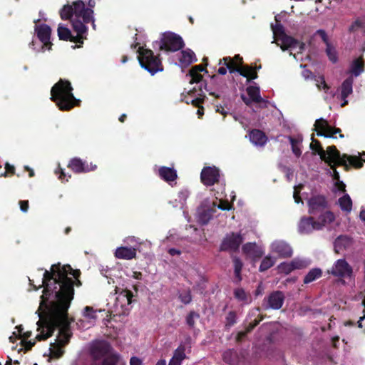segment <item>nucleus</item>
Wrapping results in <instances>:
<instances>
[{"label": "nucleus", "mask_w": 365, "mask_h": 365, "mask_svg": "<svg viewBox=\"0 0 365 365\" xmlns=\"http://www.w3.org/2000/svg\"><path fill=\"white\" fill-rule=\"evenodd\" d=\"M242 251H257V245L255 243L247 242L242 245Z\"/></svg>", "instance_id": "e2e57ef3"}, {"label": "nucleus", "mask_w": 365, "mask_h": 365, "mask_svg": "<svg viewBox=\"0 0 365 365\" xmlns=\"http://www.w3.org/2000/svg\"><path fill=\"white\" fill-rule=\"evenodd\" d=\"M312 143H310V149L314 153H317L322 160L324 161L327 165H330L333 162V157L337 158L339 156V151L335 145H330L327 148L325 151L322 146L321 143L316 140L314 135H312Z\"/></svg>", "instance_id": "6e6552de"}, {"label": "nucleus", "mask_w": 365, "mask_h": 365, "mask_svg": "<svg viewBox=\"0 0 365 365\" xmlns=\"http://www.w3.org/2000/svg\"><path fill=\"white\" fill-rule=\"evenodd\" d=\"M185 46L182 38L173 32L168 31L162 34L160 49L166 51L175 52Z\"/></svg>", "instance_id": "0eeeda50"}, {"label": "nucleus", "mask_w": 365, "mask_h": 365, "mask_svg": "<svg viewBox=\"0 0 365 365\" xmlns=\"http://www.w3.org/2000/svg\"><path fill=\"white\" fill-rule=\"evenodd\" d=\"M96 0H89L88 8L82 0H77L73 2L71 5L66 4L59 11L61 19H71L73 16L77 18H82L85 23L92 22L93 27L95 29L93 19V10L96 6Z\"/></svg>", "instance_id": "20e7f679"}, {"label": "nucleus", "mask_w": 365, "mask_h": 365, "mask_svg": "<svg viewBox=\"0 0 365 365\" xmlns=\"http://www.w3.org/2000/svg\"><path fill=\"white\" fill-rule=\"evenodd\" d=\"M364 68L365 63L363 58L361 56L352 61L349 73L351 74V76L357 77L364 71Z\"/></svg>", "instance_id": "c85d7f7f"}, {"label": "nucleus", "mask_w": 365, "mask_h": 365, "mask_svg": "<svg viewBox=\"0 0 365 365\" xmlns=\"http://www.w3.org/2000/svg\"><path fill=\"white\" fill-rule=\"evenodd\" d=\"M320 215L319 217L318 220L317 222H319L322 223V229L328 223H331L335 220V216L334 213L331 211H324L322 213H319Z\"/></svg>", "instance_id": "ea45409f"}, {"label": "nucleus", "mask_w": 365, "mask_h": 365, "mask_svg": "<svg viewBox=\"0 0 365 365\" xmlns=\"http://www.w3.org/2000/svg\"><path fill=\"white\" fill-rule=\"evenodd\" d=\"M322 275V271L320 268H313L307 273L304 277V283L308 284L319 279Z\"/></svg>", "instance_id": "c9c22d12"}, {"label": "nucleus", "mask_w": 365, "mask_h": 365, "mask_svg": "<svg viewBox=\"0 0 365 365\" xmlns=\"http://www.w3.org/2000/svg\"><path fill=\"white\" fill-rule=\"evenodd\" d=\"M341 210L350 212L352 209V200L348 194H345L338 200Z\"/></svg>", "instance_id": "e433bc0d"}, {"label": "nucleus", "mask_w": 365, "mask_h": 365, "mask_svg": "<svg viewBox=\"0 0 365 365\" xmlns=\"http://www.w3.org/2000/svg\"><path fill=\"white\" fill-rule=\"evenodd\" d=\"M272 28L274 34L277 36L278 38L282 36L284 34H286L282 24H276L275 26H272Z\"/></svg>", "instance_id": "4d7b16f0"}, {"label": "nucleus", "mask_w": 365, "mask_h": 365, "mask_svg": "<svg viewBox=\"0 0 365 365\" xmlns=\"http://www.w3.org/2000/svg\"><path fill=\"white\" fill-rule=\"evenodd\" d=\"M291 263L295 269H301L306 267L305 262L301 259H295L292 260Z\"/></svg>", "instance_id": "052dcab7"}, {"label": "nucleus", "mask_w": 365, "mask_h": 365, "mask_svg": "<svg viewBox=\"0 0 365 365\" xmlns=\"http://www.w3.org/2000/svg\"><path fill=\"white\" fill-rule=\"evenodd\" d=\"M158 174L161 179L165 182H173L178 178L176 170L173 168L162 166L158 170Z\"/></svg>", "instance_id": "bb28decb"}, {"label": "nucleus", "mask_w": 365, "mask_h": 365, "mask_svg": "<svg viewBox=\"0 0 365 365\" xmlns=\"http://www.w3.org/2000/svg\"><path fill=\"white\" fill-rule=\"evenodd\" d=\"M361 305H363L364 307V311H362V313H364V315L359 317V319L357 322V326L360 329L362 328L361 322L365 320V297H364V299H363L361 301Z\"/></svg>", "instance_id": "774afa93"}, {"label": "nucleus", "mask_w": 365, "mask_h": 365, "mask_svg": "<svg viewBox=\"0 0 365 365\" xmlns=\"http://www.w3.org/2000/svg\"><path fill=\"white\" fill-rule=\"evenodd\" d=\"M314 130L318 136L324 138H333L335 134H339V138H343L344 135L341 134V130L339 128L331 126L328 121L322 118L317 119L314 123Z\"/></svg>", "instance_id": "1a4fd4ad"}, {"label": "nucleus", "mask_w": 365, "mask_h": 365, "mask_svg": "<svg viewBox=\"0 0 365 365\" xmlns=\"http://www.w3.org/2000/svg\"><path fill=\"white\" fill-rule=\"evenodd\" d=\"M271 251H292L289 245L284 241H275L272 244Z\"/></svg>", "instance_id": "37998d69"}, {"label": "nucleus", "mask_w": 365, "mask_h": 365, "mask_svg": "<svg viewBox=\"0 0 365 365\" xmlns=\"http://www.w3.org/2000/svg\"><path fill=\"white\" fill-rule=\"evenodd\" d=\"M222 61L230 73L237 72L243 77L247 78L248 81L257 78L258 75L257 70L261 68L260 65L255 68L248 65L237 66V63L230 57H224L222 59L220 60L219 64H221Z\"/></svg>", "instance_id": "423d86ee"}, {"label": "nucleus", "mask_w": 365, "mask_h": 365, "mask_svg": "<svg viewBox=\"0 0 365 365\" xmlns=\"http://www.w3.org/2000/svg\"><path fill=\"white\" fill-rule=\"evenodd\" d=\"M199 317V314L194 311H190L189 314H187L186 317V323L190 329L194 328L195 324V319H197Z\"/></svg>", "instance_id": "49530a36"}, {"label": "nucleus", "mask_w": 365, "mask_h": 365, "mask_svg": "<svg viewBox=\"0 0 365 365\" xmlns=\"http://www.w3.org/2000/svg\"><path fill=\"white\" fill-rule=\"evenodd\" d=\"M220 170L215 166L205 167L200 174L202 182L206 186H212L219 182Z\"/></svg>", "instance_id": "4468645a"}, {"label": "nucleus", "mask_w": 365, "mask_h": 365, "mask_svg": "<svg viewBox=\"0 0 365 365\" xmlns=\"http://www.w3.org/2000/svg\"><path fill=\"white\" fill-rule=\"evenodd\" d=\"M237 319V317L236 316V313L234 311H230L228 314H227L225 317V327L227 329H229L231 327H232Z\"/></svg>", "instance_id": "a18cd8bd"}, {"label": "nucleus", "mask_w": 365, "mask_h": 365, "mask_svg": "<svg viewBox=\"0 0 365 365\" xmlns=\"http://www.w3.org/2000/svg\"><path fill=\"white\" fill-rule=\"evenodd\" d=\"M133 294L132 291L129 289H123L120 294H118L117 299L125 301L127 304L130 305L133 302Z\"/></svg>", "instance_id": "c03bdc74"}, {"label": "nucleus", "mask_w": 365, "mask_h": 365, "mask_svg": "<svg viewBox=\"0 0 365 365\" xmlns=\"http://www.w3.org/2000/svg\"><path fill=\"white\" fill-rule=\"evenodd\" d=\"M302 185H299L297 187H294L293 197L294 199V202L297 204L302 202V198L300 197V190L302 189Z\"/></svg>", "instance_id": "864d4df0"}, {"label": "nucleus", "mask_w": 365, "mask_h": 365, "mask_svg": "<svg viewBox=\"0 0 365 365\" xmlns=\"http://www.w3.org/2000/svg\"><path fill=\"white\" fill-rule=\"evenodd\" d=\"M185 350V345L180 344L175 350L174 355L170 359L168 365H181L182 361L186 358Z\"/></svg>", "instance_id": "a878e982"}, {"label": "nucleus", "mask_w": 365, "mask_h": 365, "mask_svg": "<svg viewBox=\"0 0 365 365\" xmlns=\"http://www.w3.org/2000/svg\"><path fill=\"white\" fill-rule=\"evenodd\" d=\"M284 299L285 296L283 292L279 290L272 292L267 297V308L279 309L283 306Z\"/></svg>", "instance_id": "6ab92c4d"}, {"label": "nucleus", "mask_w": 365, "mask_h": 365, "mask_svg": "<svg viewBox=\"0 0 365 365\" xmlns=\"http://www.w3.org/2000/svg\"><path fill=\"white\" fill-rule=\"evenodd\" d=\"M223 361L230 365H240L242 356L234 349H227L222 354Z\"/></svg>", "instance_id": "4be33fe9"}, {"label": "nucleus", "mask_w": 365, "mask_h": 365, "mask_svg": "<svg viewBox=\"0 0 365 365\" xmlns=\"http://www.w3.org/2000/svg\"><path fill=\"white\" fill-rule=\"evenodd\" d=\"M136 252H114L117 259L130 260L135 257Z\"/></svg>", "instance_id": "09e8293b"}, {"label": "nucleus", "mask_w": 365, "mask_h": 365, "mask_svg": "<svg viewBox=\"0 0 365 365\" xmlns=\"http://www.w3.org/2000/svg\"><path fill=\"white\" fill-rule=\"evenodd\" d=\"M330 273L335 277H350L352 269L346 260L339 259L332 267Z\"/></svg>", "instance_id": "a211bd4d"}, {"label": "nucleus", "mask_w": 365, "mask_h": 365, "mask_svg": "<svg viewBox=\"0 0 365 365\" xmlns=\"http://www.w3.org/2000/svg\"><path fill=\"white\" fill-rule=\"evenodd\" d=\"M118 354H110L105 357L102 361V365H117L118 362Z\"/></svg>", "instance_id": "de8ad7c7"}, {"label": "nucleus", "mask_w": 365, "mask_h": 365, "mask_svg": "<svg viewBox=\"0 0 365 365\" xmlns=\"http://www.w3.org/2000/svg\"><path fill=\"white\" fill-rule=\"evenodd\" d=\"M249 137L253 144L260 147L264 146L268 140L266 134L259 129L252 130L249 133Z\"/></svg>", "instance_id": "5701e85b"}, {"label": "nucleus", "mask_w": 365, "mask_h": 365, "mask_svg": "<svg viewBox=\"0 0 365 365\" xmlns=\"http://www.w3.org/2000/svg\"><path fill=\"white\" fill-rule=\"evenodd\" d=\"M81 18H77L75 16L74 19H69L72 23V27L74 31L77 33V35L75 36L76 39L79 40L80 41H77V43L80 44H83V34L86 33L88 28L85 25L86 23L82 19L80 20Z\"/></svg>", "instance_id": "412c9836"}, {"label": "nucleus", "mask_w": 365, "mask_h": 365, "mask_svg": "<svg viewBox=\"0 0 365 365\" xmlns=\"http://www.w3.org/2000/svg\"><path fill=\"white\" fill-rule=\"evenodd\" d=\"M233 296L235 299L245 304H249L252 301L250 294L241 287L233 290Z\"/></svg>", "instance_id": "2f4dec72"}, {"label": "nucleus", "mask_w": 365, "mask_h": 365, "mask_svg": "<svg viewBox=\"0 0 365 365\" xmlns=\"http://www.w3.org/2000/svg\"><path fill=\"white\" fill-rule=\"evenodd\" d=\"M80 275V270L73 269L70 264H53L50 271L45 270L41 285L35 288L37 290L43 287L40 308L50 302H58L60 299H67L71 293L73 299L75 295L73 287L81 285Z\"/></svg>", "instance_id": "f257e3e1"}, {"label": "nucleus", "mask_w": 365, "mask_h": 365, "mask_svg": "<svg viewBox=\"0 0 365 365\" xmlns=\"http://www.w3.org/2000/svg\"><path fill=\"white\" fill-rule=\"evenodd\" d=\"M341 158L345 159L346 162L348 160L349 165L356 169L361 168L364 165L363 160L359 156L348 155L346 154H343L342 155H341Z\"/></svg>", "instance_id": "58836bf2"}, {"label": "nucleus", "mask_w": 365, "mask_h": 365, "mask_svg": "<svg viewBox=\"0 0 365 365\" xmlns=\"http://www.w3.org/2000/svg\"><path fill=\"white\" fill-rule=\"evenodd\" d=\"M138 59L140 66L147 70L151 75L163 70L161 61L155 56L152 50L140 46L138 50Z\"/></svg>", "instance_id": "39448f33"}, {"label": "nucleus", "mask_w": 365, "mask_h": 365, "mask_svg": "<svg viewBox=\"0 0 365 365\" xmlns=\"http://www.w3.org/2000/svg\"><path fill=\"white\" fill-rule=\"evenodd\" d=\"M325 53L329 60L332 63H336L338 61V53L336 47L331 43L326 46Z\"/></svg>", "instance_id": "a19ab883"}, {"label": "nucleus", "mask_w": 365, "mask_h": 365, "mask_svg": "<svg viewBox=\"0 0 365 365\" xmlns=\"http://www.w3.org/2000/svg\"><path fill=\"white\" fill-rule=\"evenodd\" d=\"M207 63L204 66V65H196V66H194L191 68L192 69V72H194V71H196V72H198V73H201L202 71H205L206 73H207V71L206 70V66H207Z\"/></svg>", "instance_id": "338daca9"}, {"label": "nucleus", "mask_w": 365, "mask_h": 365, "mask_svg": "<svg viewBox=\"0 0 365 365\" xmlns=\"http://www.w3.org/2000/svg\"><path fill=\"white\" fill-rule=\"evenodd\" d=\"M205 96L202 98L198 97L190 100V103L196 108H200L204 102Z\"/></svg>", "instance_id": "69168bd1"}, {"label": "nucleus", "mask_w": 365, "mask_h": 365, "mask_svg": "<svg viewBox=\"0 0 365 365\" xmlns=\"http://www.w3.org/2000/svg\"><path fill=\"white\" fill-rule=\"evenodd\" d=\"M352 245V240L346 235H340L334 241V250L341 251L349 249Z\"/></svg>", "instance_id": "cd10ccee"}, {"label": "nucleus", "mask_w": 365, "mask_h": 365, "mask_svg": "<svg viewBox=\"0 0 365 365\" xmlns=\"http://www.w3.org/2000/svg\"><path fill=\"white\" fill-rule=\"evenodd\" d=\"M179 299H180V302L185 304H190L192 300L190 291L188 289L187 291H185L182 293H180L179 294Z\"/></svg>", "instance_id": "8fccbe9b"}, {"label": "nucleus", "mask_w": 365, "mask_h": 365, "mask_svg": "<svg viewBox=\"0 0 365 365\" xmlns=\"http://www.w3.org/2000/svg\"><path fill=\"white\" fill-rule=\"evenodd\" d=\"M308 212L316 215L323 212L328 207L327 197L323 195H312L307 201Z\"/></svg>", "instance_id": "9b49d317"}, {"label": "nucleus", "mask_w": 365, "mask_h": 365, "mask_svg": "<svg viewBox=\"0 0 365 365\" xmlns=\"http://www.w3.org/2000/svg\"><path fill=\"white\" fill-rule=\"evenodd\" d=\"M35 31L38 38L43 43L42 48H46L48 50H51L52 46V43L50 41L51 34V27L45 24L38 26L36 25L35 26Z\"/></svg>", "instance_id": "f3484780"}, {"label": "nucleus", "mask_w": 365, "mask_h": 365, "mask_svg": "<svg viewBox=\"0 0 365 365\" xmlns=\"http://www.w3.org/2000/svg\"><path fill=\"white\" fill-rule=\"evenodd\" d=\"M275 263L274 259L271 257L270 256H266L264 259H262L261 264L259 265V272H265L272 267Z\"/></svg>", "instance_id": "79ce46f5"}, {"label": "nucleus", "mask_w": 365, "mask_h": 365, "mask_svg": "<svg viewBox=\"0 0 365 365\" xmlns=\"http://www.w3.org/2000/svg\"><path fill=\"white\" fill-rule=\"evenodd\" d=\"M322 230V223L317 222L313 217H302L298 225V231L300 234H310L314 230Z\"/></svg>", "instance_id": "2eb2a0df"}, {"label": "nucleus", "mask_w": 365, "mask_h": 365, "mask_svg": "<svg viewBox=\"0 0 365 365\" xmlns=\"http://www.w3.org/2000/svg\"><path fill=\"white\" fill-rule=\"evenodd\" d=\"M262 320V317H260L259 319H254L253 322L249 323V324L247 326V327H245V331L250 333V331H252L254 329V328L255 327H257L260 323V322Z\"/></svg>", "instance_id": "13d9d810"}, {"label": "nucleus", "mask_w": 365, "mask_h": 365, "mask_svg": "<svg viewBox=\"0 0 365 365\" xmlns=\"http://www.w3.org/2000/svg\"><path fill=\"white\" fill-rule=\"evenodd\" d=\"M353 84H354L353 76H349L341 83V99L343 101V103L341 104V107H344L346 105H347L348 101H347L346 98L353 92Z\"/></svg>", "instance_id": "aec40b11"}, {"label": "nucleus", "mask_w": 365, "mask_h": 365, "mask_svg": "<svg viewBox=\"0 0 365 365\" xmlns=\"http://www.w3.org/2000/svg\"><path fill=\"white\" fill-rule=\"evenodd\" d=\"M197 61L195 53L191 49H186L181 51V57L180 61L182 64L190 65L192 62Z\"/></svg>", "instance_id": "72a5a7b5"}, {"label": "nucleus", "mask_w": 365, "mask_h": 365, "mask_svg": "<svg viewBox=\"0 0 365 365\" xmlns=\"http://www.w3.org/2000/svg\"><path fill=\"white\" fill-rule=\"evenodd\" d=\"M14 172H15L14 166L6 163L5 165V172L4 173H1V175L6 177L8 173L13 175V174H14Z\"/></svg>", "instance_id": "0e129e2a"}, {"label": "nucleus", "mask_w": 365, "mask_h": 365, "mask_svg": "<svg viewBox=\"0 0 365 365\" xmlns=\"http://www.w3.org/2000/svg\"><path fill=\"white\" fill-rule=\"evenodd\" d=\"M246 91L248 96L253 102L257 103L264 102L260 96V91L259 87L250 86L247 88Z\"/></svg>", "instance_id": "f704fd0d"}, {"label": "nucleus", "mask_w": 365, "mask_h": 365, "mask_svg": "<svg viewBox=\"0 0 365 365\" xmlns=\"http://www.w3.org/2000/svg\"><path fill=\"white\" fill-rule=\"evenodd\" d=\"M73 88L69 81L61 78L51 89V101L56 103L59 110L68 111L79 106L81 101L76 98Z\"/></svg>", "instance_id": "7ed1b4c3"}, {"label": "nucleus", "mask_w": 365, "mask_h": 365, "mask_svg": "<svg viewBox=\"0 0 365 365\" xmlns=\"http://www.w3.org/2000/svg\"><path fill=\"white\" fill-rule=\"evenodd\" d=\"M68 168L75 173L79 174L94 171L96 170L97 165L92 163L88 164L87 162L83 161L79 158H73L69 161Z\"/></svg>", "instance_id": "dca6fc26"}, {"label": "nucleus", "mask_w": 365, "mask_h": 365, "mask_svg": "<svg viewBox=\"0 0 365 365\" xmlns=\"http://www.w3.org/2000/svg\"><path fill=\"white\" fill-rule=\"evenodd\" d=\"M125 245L118 247L115 251H143L151 249L148 241L140 242L135 237H128L124 240Z\"/></svg>", "instance_id": "f8f14e48"}, {"label": "nucleus", "mask_w": 365, "mask_h": 365, "mask_svg": "<svg viewBox=\"0 0 365 365\" xmlns=\"http://www.w3.org/2000/svg\"><path fill=\"white\" fill-rule=\"evenodd\" d=\"M188 74L191 77V79L190 81V83L191 84L195 83H200L202 79V76L201 75L200 73L196 71L192 72V69L189 71Z\"/></svg>", "instance_id": "3c124183"}, {"label": "nucleus", "mask_w": 365, "mask_h": 365, "mask_svg": "<svg viewBox=\"0 0 365 365\" xmlns=\"http://www.w3.org/2000/svg\"><path fill=\"white\" fill-rule=\"evenodd\" d=\"M58 36L60 40L71 41L77 43V41H80L78 39H76L75 36H73L71 31L66 26H63L62 24H59L58 29Z\"/></svg>", "instance_id": "c756f323"}, {"label": "nucleus", "mask_w": 365, "mask_h": 365, "mask_svg": "<svg viewBox=\"0 0 365 365\" xmlns=\"http://www.w3.org/2000/svg\"><path fill=\"white\" fill-rule=\"evenodd\" d=\"M314 35L319 36L320 38H322V41L325 43L326 46L331 43L329 40L327 32L324 29H318L315 32Z\"/></svg>", "instance_id": "5fc2aeb1"}, {"label": "nucleus", "mask_w": 365, "mask_h": 365, "mask_svg": "<svg viewBox=\"0 0 365 365\" xmlns=\"http://www.w3.org/2000/svg\"><path fill=\"white\" fill-rule=\"evenodd\" d=\"M95 313L93 307L86 306L84 308V316L88 319H94L96 317Z\"/></svg>", "instance_id": "bf43d9fd"}, {"label": "nucleus", "mask_w": 365, "mask_h": 365, "mask_svg": "<svg viewBox=\"0 0 365 365\" xmlns=\"http://www.w3.org/2000/svg\"><path fill=\"white\" fill-rule=\"evenodd\" d=\"M71 301L72 293L67 299L60 298L58 302H50L42 307L44 310L38 312L39 320L36 325L39 334L36 336V340L49 339L58 328V335L54 341L66 346L69 344L72 333L68 311Z\"/></svg>", "instance_id": "f03ea898"}, {"label": "nucleus", "mask_w": 365, "mask_h": 365, "mask_svg": "<svg viewBox=\"0 0 365 365\" xmlns=\"http://www.w3.org/2000/svg\"><path fill=\"white\" fill-rule=\"evenodd\" d=\"M113 348L106 340H100L93 344L90 349V354L95 361L110 356Z\"/></svg>", "instance_id": "ddd939ff"}, {"label": "nucleus", "mask_w": 365, "mask_h": 365, "mask_svg": "<svg viewBox=\"0 0 365 365\" xmlns=\"http://www.w3.org/2000/svg\"><path fill=\"white\" fill-rule=\"evenodd\" d=\"M287 138L291 144L292 151L297 158H299L302 155L300 145L303 140L302 135H298L296 138L288 136Z\"/></svg>", "instance_id": "7c9ffc66"}, {"label": "nucleus", "mask_w": 365, "mask_h": 365, "mask_svg": "<svg viewBox=\"0 0 365 365\" xmlns=\"http://www.w3.org/2000/svg\"><path fill=\"white\" fill-rule=\"evenodd\" d=\"M279 269H280L281 272H283L286 274H288L295 269L293 265H292V263L281 264L279 266Z\"/></svg>", "instance_id": "6e6d98bb"}, {"label": "nucleus", "mask_w": 365, "mask_h": 365, "mask_svg": "<svg viewBox=\"0 0 365 365\" xmlns=\"http://www.w3.org/2000/svg\"><path fill=\"white\" fill-rule=\"evenodd\" d=\"M232 259L234 267V278L232 282L235 284H240L242 280V269L243 263L242 259L236 255H232Z\"/></svg>", "instance_id": "b1692460"}, {"label": "nucleus", "mask_w": 365, "mask_h": 365, "mask_svg": "<svg viewBox=\"0 0 365 365\" xmlns=\"http://www.w3.org/2000/svg\"><path fill=\"white\" fill-rule=\"evenodd\" d=\"M333 162L328 165L331 169L333 170L332 178L334 180L339 181V173L336 170V166H344L345 170L348 171L349 170V165L346 163V161L344 158H341V154L339 153V156L337 158H334L333 157Z\"/></svg>", "instance_id": "393cba45"}, {"label": "nucleus", "mask_w": 365, "mask_h": 365, "mask_svg": "<svg viewBox=\"0 0 365 365\" xmlns=\"http://www.w3.org/2000/svg\"><path fill=\"white\" fill-rule=\"evenodd\" d=\"M244 242L243 235L240 232H230L224 237L220 251H239Z\"/></svg>", "instance_id": "9d476101"}, {"label": "nucleus", "mask_w": 365, "mask_h": 365, "mask_svg": "<svg viewBox=\"0 0 365 365\" xmlns=\"http://www.w3.org/2000/svg\"><path fill=\"white\" fill-rule=\"evenodd\" d=\"M21 344L22 347L21 348L20 351L24 349V352H26L28 351L31 350V349L36 344V341H31V340L22 339L21 342Z\"/></svg>", "instance_id": "603ef678"}, {"label": "nucleus", "mask_w": 365, "mask_h": 365, "mask_svg": "<svg viewBox=\"0 0 365 365\" xmlns=\"http://www.w3.org/2000/svg\"><path fill=\"white\" fill-rule=\"evenodd\" d=\"M218 208L222 210H230L232 208V205L227 200H220Z\"/></svg>", "instance_id": "680f3d73"}, {"label": "nucleus", "mask_w": 365, "mask_h": 365, "mask_svg": "<svg viewBox=\"0 0 365 365\" xmlns=\"http://www.w3.org/2000/svg\"><path fill=\"white\" fill-rule=\"evenodd\" d=\"M278 40L282 42L281 48L282 51H286L290 48H296L298 40L294 37L284 34L282 36L278 38Z\"/></svg>", "instance_id": "473e14b6"}, {"label": "nucleus", "mask_w": 365, "mask_h": 365, "mask_svg": "<svg viewBox=\"0 0 365 365\" xmlns=\"http://www.w3.org/2000/svg\"><path fill=\"white\" fill-rule=\"evenodd\" d=\"M65 346L61 345L57 342H52L50 344V354L51 356L56 359H59L64 354Z\"/></svg>", "instance_id": "4c0bfd02"}]
</instances>
